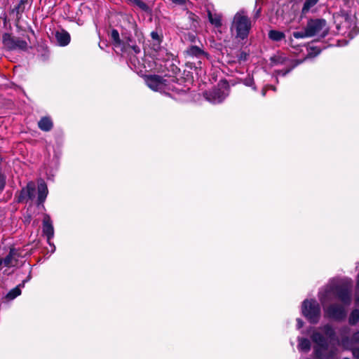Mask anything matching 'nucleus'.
Wrapping results in <instances>:
<instances>
[{"label":"nucleus","instance_id":"obj_44","mask_svg":"<svg viewBox=\"0 0 359 359\" xmlns=\"http://www.w3.org/2000/svg\"><path fill=\"white\" fill-rule=\"evenodd\" d=\"M355 302H356V304H357L358 305H359V294H358V295H357V297H356V299H355Z\"/></svg>","mask_w":359,"mask_h":359},{"label":"nucleus","instance_id":"obj_27","mask_svg":"<svg viewBox=\"0 0 359 359\" xmlns=\"http://www.w3.org/2000/svg\"><path fill=\"white\" fill-rule=\"evenodd\" d=\"M27 0H20L19 4L13 9V13L15 12L17 14L22 13L25 10V4Z\"/></svg>","mask_w":359,"mask_h":359},{"label":"nucleus","instance_id":"obj_6","mask_svg":"<svg viewBox=\"0 0 359 359\" xmlns=\"http://www.w3.org/2000/svg\"><path fill=\"white\" fill-rule=\"evenodd\" d=\"M229 95V86L226 82L219 84L218 88H215L205 93L206 100L212 104L221 103Z\"/></svg>","mask_w":359,"mask_h":359},{"label":"nucleus","instance_id":"obj_31","mask_svg":"<svg viewBox=\"0 0 359 359\" xmlns=\"http://www.w3.org/2000/svg\"><path fill=\"white\" fill-rule=\"evenodd\" d=\"M271 60L275 64H283L285 62V57L281 55L275 56Z\"/></svg>","mask_w":359,"mask_h":359},{"label":"nucleus","instance_id":"obj_19","mask_svg":"<svg viewBox=\"0 0 359 359\" xmlns=\"http://www.w3.org/2000/svg\"><path fill=\"white\" fill-rule=\"evenodd\" d=\"M319 329L324 332L330 340H335V331L331 325L326 324L320 327Z\"/></svg>","mask_w":359,"mask_h":359},{"label":"nucleus","instance_id":"obj_22","mask_svg":"<svg viewBox=\"0 0 359 359\" xmlns=\"http://www.w3.org/2000/svg\"><path fill=\"white\" fill-rule=\"evenodd\" d=\"M299 344L298 348L302 351H309L311 348V343L308 339L306 338H299L298 339Z\"/></svg>","mask_w":359,"mask_h":359},{"label":"nucleus","instance_id":"obj_24","mask_svg":"<svg viewBox=\"0 0 359 359\" xmlns=\"http://www.w3.org/2000/svg\"><path fill=\"white\" fill-rule=\"evenodd\" d=\"M301 62H302V61H299V60L292 61V65L290 68H288L285 70H277L275 72V74L276 76H284L287 73H289L293 68H294L296 66H297Z\"/></svg>","mask_w":359,"mask_h":359},{"label":"nucleus","instance_id":"obj_21","mask_svg":"<svg viewBox=\"0 0 359 359\" xmlns=\"http://www.w3.org/2000/svg\"><path fill=\"white\" fill-rule=\"evenodd\" d=\"M110 38L113 45L116 48H120L122 45V39H120L119 33L116 29H112L110 34Z\"/></svg>","mask_w":359,"mask_h":359},{"label":"nucleus","instance_id":"obj_41","mask_svg":"<svg viewBox=\"0 0 359 359\" xmlns=\"http://www.w3.org/2000/svg\"><path fill=\"white\" fill-rule=\"evenodd\" d=\"M341 332L348 333L349 332V328L348 327H344L341 329Z\"/></svg>","mask_w":359,"mask_h":359},{"label":"nucleus","instance_id":"obj_42","mask_svg":"<svg viewBox=\"0 0 359 359\" xmlns=\"http://www.w3.org/2000/svg\"><path fill=\"white\" fill-rule=\"evenodd\" d=\"M357 292H359V274L357 277V285H356Z\"/></svg>","mask_w":359,"mask_h":359},{"label":"nucleus","instance_id":"obj_23","mask_svg":"<svg viewBox=\"0 0 359 359\" xmlns=\"http://www.w3.org/2000/svg\"><path fill=\"white\" fill-rule=\"evenodd\" d=\"M269 37L274 41H280L285 38L283 32L277 30H271L269 32Z\"/></svg>","mask_w":359,"mask_h":359},{"label":"nucleus","instance_id":"obj_39","mask_svg":"<svg viewBox=\"0 0 359 359\" xmlns=\"http://www.w3.org/2000/svg\"><path fill=\"white\" fill-rule=\"evenodd\" d=\"M4 267V262L3 260V258H0V271H1Z\"/></svg>","mask_w":359,"mask_h":359},{"label":"nucleus","instance_id":"obj_3","mask_svg":"<svg viewBox=\"0 0 359 359\" xmlns=\"http://www.w3.org/2000/svg\"><path fill=\"white\" fill-rule=\"evenodd\" d=\"M251 29V21L243 11L236 13L233 17L231 30L236 33V37L245 39Z\"/></svg>","mask_w":359,"mask_h":359},{"label":"nucleus","instance_id":"obj_12","mask_svg":"<svg viewBox=\"0 0 359 359\" xmlns=\"http://www.w3.org/2000/svg\"><path fill=\"white\" fill-rule=\"evenodd\" d=\"M186 53L189 57H196L201 59L207 57L208 54L205 53L201 48L197 46H191L186 50Z\"/></svg>","mask_w":359,"mask_h":359},{"label":"nucleus","instance_id":"obj_35","mask_svg":"<svg viewBox=\"0 0 359 359\" xmlns=\"http://www.w3.org/2000/svg\"><path fill=\"white\" fill-rule=\"evenodd\" d=\"M188 39L192 43H196L197 40L196 36L194 34H189Z\"/></svg>","mask_w":359,"mask_h":359},{"label":"nucleus","instance_id":"obj_29","mask_svg":"<svg viewBox=\"0 0 359 359\" xmlns=\"http://www.w3.org/2000/svg\"><path fill=\"white\" fill-rule=\"evenodd\" d=\"M151 36L152 39L155 41L154 45L158 46L161 42V37L158 34V33L157 32H152L151 33Z\"/></svg>","mask_w":359,"mask_h":359},{"label":"nucleus","instance_id":"obj_11","mask_svg":"<svg viewBox=\"0 0 359 359\" xmlns=\"http://www.w3.org/2000/svg\"><path fill=\"white\" fill-rule=\"evenodd\" d=\"M43 233L47 237L48 241L54 236V229L49 215H45L43 220Z\"/></svg>","mask_w":359,"mask_h":359},{"label":"nucleus","instance_id":"obj_17","mask_svg":"<svg viewBox=\"0 0 359 359\" xmlns=\"http://www.w3.org/2000/svg\"><path fill=\"white\" fill-rule=\"evenodd\" d=\"M39 128L43 131H50L53 128L52 120L47 116L43 117L38 123Z\"/></svg>","mask_w":359,"mask_h":359},{"label":"nucleus","instance_id":"obj_36","mask_svg":"<svg viewBox=\"0 0 359 359\" xmlns=\"http://www.w3.org/2000/svg\"><path fill=\"white\" fill-rule=\"evenodd\" d=\"M172 1L174 4H179V5H182V4H184L186 3L187 0H172Z\"/></svg>","mask_w":359,"mask_h":359},{"label":"nucleus","instance_id":"obj_18","mask_svg":"<svg viewBox=\"0 0 359 359\" xmlns=\"http://www.w3.org/2000/svg\"><path fill=\"white\" fill-rule=\"evenodd\" d=\"M30 279V275L28 276V279L23 280L21 284L18 285L16 287L12 289L6 295V298L12 300L21 294L20 287H24L25 282Z\"/></svg>","mask_w":359,"mask_h":359},{"label":"nucleus","instance_id":"obj_2","mask_svg":"<svg viewBox=\"0 0 359 359\" xmlns=\"http://www.w3.org/2000/svg\"><path fill=\"white\" fill-rule=\"evenodd\" d=\"M311 339L315 343V354L319 359H334L337 354V348L335 347L328 348L327 338L318 330H313Z\"/></svg>","mask_w":359,"mask_h":359},{"label":"nucleus","instance_id":"obj_38","mask_svg":"<svg viewBox=\"0 0 359 359\" xmlns=\"http://www.w3.org/2000/svg\"><path fill=\"white\" fill-rule=\"evenodd\" d=\"M187 13L189 14V18L192 20H195V18H196V15L192 13H190V12H187Z\"/></svg>","mask_w":359,"mask_h":359},{"label":"nucleus","instance_id":"obj_37","mask_svg":"<svg viewBox=\"0 0 359 359\" xmlns=\"http://www.w3.org/2000/svg\"><path fill=\"white\" fill-rule=\"evenodd\" d=\"M297 328L299 329V328L302 327L303 324H304L303 321L301 319L298 318L297 320Z\"/></svg>","mask_w":359,"mask_h":359},{"label":"nucleus","instance_id":"obj_16","mask_svg":"<svg viewBox=\"0 0 359 359\" xmlns=\"http://www.w3.org/2000/svg\"><path fill=\"white\" fill-rule=\"evenodd\" d=\"M48 191L47 185L46 184V183L43 181L39 182L38 184V198H37L39 205L42 204L45 201L46 196L48 195Z\"/></svg>","mask_w":359,"mask_h":359},{"label":"nucleus","instance_id":"obj_4","mask_svg":"<svg viewBox=\"0 0 359 359\" xmlns=\"http://www.w3.org/2000/svg\"><path fill=\"white\" fill-rule=\"evenodd\" d=\"M302 313L311 323L316 324L320 317V305L314 299H306L302 303Z\"/></svg>","mask_w":359,"mask_h":359},{"label":"nucleus","instance_id":"obj_10","mask_svg":"<svg viewBox=\"0 0 359 359\" xmlns=\"http://www.w3.org/2000/svg\"><path fill=\"white\" fill-rule=\"evenodd\" d=\"M20 255L18 250L15 248H11L8 255L3 259L4 266L13 267L18 264V259Z\"/></svg>","mask_w":359,"mask_h":359},{"label":"nucleus","instance_id":"obj_15","mask_svg":"<svg viewBox=\"0 0 359 359\" xmlns=\"http://www.w3.org/2000/svg\"><path fill=\"white\" fill-rule=\"evenodd\" d=\"M55 38L57 42L61 46H65L70 42V35L65 30L56 32Z\"/></svg>","mask_w":359,"mask_h":359},{"label":"nucleus","instance_id":"obj_30","mask_svg":"<svg viewBox=\"0 0 359 359\" xmlns=\"http://www.w3.org/2000/svg\"><path fill=\"white\" fill-rule=\"evenodd\" d=\"M243 83L247 86H252V89L254 90H256V86H254V81L252 79V78L251 77H248V78H245L243 81Z\"/></svg>","mask_w":359,"mask_h":359},{"label":"nucleus","instance_id":"obj_9","mask_svg":"<svg viewBox=\"0 0 359 359\" xmlns=\"http://www.w3.org/2000/svg\"><path fill=\"white\" fill-rule=\"evenodd\" d=\"M35 184L32 182H30L27 184L26 187L21 190L18 196V201L24 202L27 201L28 200H33L35 198Z\"/></svg>","mask_w":359,"mask_h":359},{"label":"nucleus","instance_id":"obj_34","mask_svg":"<svg viewBox=\"0 0 359 359\" xmlns=\"http://www.w3.org/2000/svg\"><path fill=\"white\" fill-rule=\"evenodd\" d=\"M353 355L355 359H359V348H352Z\"/></svg>","mask_w":359,"mask_h":359},{"label":"nucleus","instance_id":"obj_5","mask_svg":"<svg viewBox=\"0 0 359 359\" xmlns=\"http://www.w3.org/2000/svg\"><path fill=\"white\" fill-rule=\"evenodd\" d=\"M305 27L308 35L311 37L315 36L324 37L328 33L326 21L323 19H311L308 21Z\"/></svg>","mask_w":359,"mask_h":359},{"label":"nucleus","instance_id":"obj_45","mask_svg":"<svg viewBox=\"0 0 359 359\" xmlns=\"http://www.w3.org/2000/svg\"><path fill=\"white\" fill-rule=\"evenodd\" d=\"M269 88H271L274 91L276 90V87L272 86H269Z\"/></svg>","mask_w":359,"mask_h":359},{"label":"nucleus","instance_id":"obj_28","mask_svg":"<svg viewBox=\"0 0 359 359\" xmlns=\"http://www.w3.org/2000/svg\"><path fill=\"white\" fill-rule=\"evenodd\" d=\"M292 35L295 39H303V38L311 37L309 35H308L307 30H306V27H304V30H302V31L293 32Z\"/></svg>","mask_w":359,"mask_h":359},{"label":"nucleus","instance_id":"obj_14","mask_svg":"<svg viewBox=\"0 0 359 359\" xmlns=\"http://www.w3.org/2000/svg\"><path fill=\"white\" fill-rule=\"evenodd\" d=\"M121 50H127L128 48H130L133 50V52L136 54L139 53L140 52V48L139 46H137L132 38L130 37H125L122 39V45L120 47Z\"/></svg>","mask_w":359,"mask_h":359},{"label":"nucleus","instance_id":"obj_7","mask_svg":"<svg viewBox=\"0 0 359 359\" xmlns=\"http://www.w3.org/2000/svg\"><path fill=\"white\" fill-rule=\"evenodd\" d=\"M145 83L149 88L154 91L165 92L167 90L171 89L168 83V79L158 75L147 76Z\"/></svg>","mask_w":359,"mask_h":359},{"label":"nucleus","instance_id":"obj_26","mask_svg":"<svg viewBox=\"0 0 359 359\" xmlns=\"http://www.w3.org/2000/svg\"><path fill=\"white\" fill-rule=\"evenodd\" d=\"M318 1V0H306L302 8V13L304 14L308 13L310 9L317 4Z\"/></svg>","mask_w":359,"mask_h":359},{"label":"nucleus","instance_id":"obj_43","mask_svg":"<svg viewBox=\"0 0 359 359\" xmlns=\"http://www.w3.org/2000/svg\"><path fill=\"white\" fill-rule=\"evenodd\" d=\"M266 90H267V87H265V88H264L262 89V95L263 96H264V95H266Z\"/></svg>","mask_w":359,"mask_h":359},{"label":"nucleus","instance_id":"obj_13","mask_svg":"<svg viewBox=\"0 0 359 359\" xmlns=\"http://www.w3.org/2000/svg\"><path fill=\"white\" fill-rule=\"evenodd\" d=\"M359 343V332H355L351 339H349L348 337H343L340 345L345 349H352L353 344Z\"/></svg>","mask_w":359,"mask_h":359},{"label":"nucleus","instance_id":"obj_25","mask_svg":"<svg viewBox=\"0 0 359 359\" xmlns=\"http://www.w3.org/2000/svg\"><path fill=\"white\" fill-rule=\"evenodd\" d=\"M359 321V310L354 309L350 314L348 323L351 325H355Z\"/></svg>","mask_w":359,"mask_h":359},{"label":"nucleus","instance_id":"obj_20","mask_svg":"<svg viewBox=\"0 0 359 359\" xmlns=\"http://www.w3.org/2000/svg\"><path fill=\"white\" fill-rule=\"evenodd\" d=\"M208 16L209 21L212 25L216 27H219L222 25L221 15L219 14H213L210 11H208Z\"/></svg>","mask_w":359,"mask_h":359},{"label":"nucleus","instance_id":"obj_1","mask_svg":"<svg viewBox=\"0 0 359 359\" xmlns=\"http://www.w3.org/2000/svg\"><path fill=\"white\" fill-rule=\"evenodd\" d=\"M318 297L324 307L325 317L337 321L346 317V306L351 302L350 285L331 281L319 292Z\"/></svg>","mask_w":359,"mask_h":359},{"label":"nucleus","instance_id":"obj_33","mask_svg":"<svg viewBox=\"0 0 359 359\" xmlns=\"http://www.w3.org/2000/svg\"><path fill=\"white\" fill-rule=\"evenodd\" d=\"M6 184V177L0 172V191L3 190Z\"/></svg>","mask_w":359,"mask_h":359},{"label":"nucleus","instance_id":"obj_32","mask_svg":"<svg viewBox=\"0 0 359 359\" xmlns=\"http://www.w3.org/2000/svg\"><path fill=\"white\" fill-rule=\"evenodd\" d=\"M133 2L142 10H145L147 8L146 4L141 0H133Z\"/></svg>","mask_w":359,"mask_h":359},{"label":"nucleus","instance_id":"obj_40","mask_svg":"<svg viewBox=\"0 0 359 359\" xmlns=\"http://www.w3.org/2000/svg\"><path fill=\"white\" fill-rule=\"evenodd\" d=\"M261 13V8H259L255 13V18H257L259 17Z\"/></svg>","mask_w":359,"mask_h":359},{"label":"nucleus","instance_id":"obj_8","mask_svg":"<svg viewBox=\"0 0 359 359\" xmlns=\"http://www.w3.org/2000/svg\"><path fill=\"white\" fill-rule=\"evenodd\" d=\"M3 44L8 50H25L28 47L27 43L20 38L12 36L6 33L3 35Z\"/></svg>","mask_w":359,"mask_h":359}]
</instances>
